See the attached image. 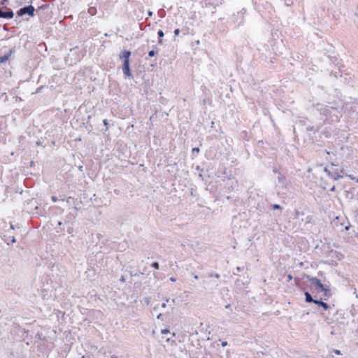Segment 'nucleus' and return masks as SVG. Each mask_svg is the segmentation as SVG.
I'll use <instances>...</instances> for the list:
<instances>
[{
    "label": "nucleus",
    "instance_id": "nucleus-18",
    "mask_svg": "<svg viewBox=\"0 0 358 358\" xmlns=\"http://www.w3.org/2000/svg\"><path fill=\"white\" fill-rule=\"evenodd\" d=\"M168 333H169V330H167V329H163V330L162 331V334H168Z\"/></svg>",
    "mask_w": 358,
    "mask_h": 358
},
{
    "label": "nucleus",
    "instance_id": "nucleus-27",
    "mask_svg": "<svg viewBox=\"0 0 358 358\" xmlns=\"http://www.w3.org/2000/svg\"><path fill=\"white\" fill-rule=\"evenodd\" d=\"M335 353L337 354V355H340L341 352H340V350H337L335 351Z\"/></svg>",
    "mask_w": 358,
    "mask_h": 358
},
{
    "label": "nucleus",
    "instance_id": "nucleus-41",
    "mask_svg": "<svg viewBox=\"0 0 358 358\" xmlns=\"http://www.w3.org/2000/svg\"><path fill=\"white\" fill-rule=\"evenodd\" d=\"M171 302H172L173 303H175V299H172V300H171Z\"/></svg>",
    "mask_w": 358,
    "mask_h": 358
},
{
    "label": "nucleus",
    "instance_id": "nucleus-35",
    "mask_svg": "<svg viewBox=\"0 0 358 358\" xmlns=\"http://www.w3.org/2000/svg\"><path fill=\"white\" fill-rule=\"evenodd\" d=\"M161 315H162V314H161V313H159V314L157 315V318H158V319H159V318H160V317H161Z\"/></svg>",
    "mask_w": 358,
    "mask_h": 358
},
{
    "label": "nucleus",
    "instance_id": "nucleus-29",
    "mask_svg": "<svg viewBox=\"0 0 358 358\" xmlns=\"http://www.w3.org/2000/svg\"><path fill=\"white\" fill-rule=\"evenodd\" d=\"M152 11H149V12H148V15H149V16H152Z\"/></svg>",
    "mask_w": 358,
    "mask_h": 358
},
{
    "label": "nucleus",
    "instance_id": "nucleus-23",
    "mask_svg": "<svg viewBox=\"0 0 358 358\" xmlns=\"http://www.w3.org/2000/svg\"><path fill=\"white\" fill-rule=\"evenodd\" d=\"M15 241H15V237H13H13H12V238H11V242H12L13 243H15Z\"/></svg>",
    "mask_w": 358,
    "mask_h": 358
},
{
    "label": "nucleus",
    "instance_id": "nucleus-19",
    "mask_svg": "<svg viewBox=\"0 0 358 358\" xmlns=\"http://www.w3.org/2000/svg\"><path fill=\"white\" fill-rule=\"evenodd\" d=\"M52 201L53 202H56V201H57V197H56V196H52Z\"/></svg>",
    "mask_w": 358,
    "mask_h": 358
},
{
    "label": "nucleus",
    "instance_id": "nucleus-13",
    "mask_svg": "<svg viewBox=\"0 0 358 358\" xmlns=\"http://www.w3.org/2000/svg\"><path fill=\"white\" fill-rule=\"evenodd\" d=\"M156 54V51L152 50H150L149 52H148V56L150 57H154Z\"/></svg>",
    "mask_w": 358,
    "mask_h": 358
},
{
    "label": "nucleus",
    "instance_id": "nucleus-12",
    "mask_svg": "<svg viewBox=\"0 0 358 358\" xmlns=\"http://www.w3.org/2000/svg\"><path fill=\"white\" fill-rule=\"evenodd\" d=\"M9 56L8 55H5L3 57H0V63H3L6 62L8 59Z\"/></svg>",
    "mask_w": 358,
    "mask_h": 358
},
{
    "label": "nucleus",
    "instance_id": "nucleus-38",
    "mask_svg": "<svg viewBox=\"0 0 358 358\" xmlns=\"http://www.w3.org/2000/svg\"><path fill=\"white\" fill-rule=\"evenodd\" d=\"M335 190V187H333L331 189V191H334Z\"/></svg>",
    "mask_w": 358,
    "mask_h": 358
},
{
    "label": "nucleus",
    "instance_id": "nucleus-31",
    "mask_svg": "<svg viewBox=\"0 0 358 358\" xmlns=\"http://www.w3.org/2000/svg\"><path fill=\"white\" fill-rule=\"evenodd\" d=\"M194 278V279H196V280H198V279H199V277H198V275H195Z\"/></svg>",
    "mask_w": 358,
    "mask_h": 358
},
{
    "label": "nucleus",
    "instance_id": "nucleus-25",
    "mask_svg": "<svg viewBox=\"0 0 358 358\" xmlns=\"http://www.w3.org/2000/svg\"><path fill=\"white\" fill-rule=\"evenodd\" d=\"M287 278L288 280H291L292 279V276L291 275H288Z\"/></svg>",
    "mask_w": 358,
    "mask_h": 358
},
{
    "label": "nucleus",
    "instance_id": "nucleus-21",
    "mask_svg": "<svg viewBox=\"0 0 358 358\" xmlns=\"http://www.w3.org/2000/svg\"><path fill=\"white\" fill-rule=\"evenodd\" d=\"M170 280L171 282H175L176 280V279L175 278H173V277H171V278H170Z\"/></svg>",
    "mask_w": 358,
    "mask_h": 358
},
{
    "label": "nucleus",
    "instance_id": "nucleus-36",
    "mask_svg": "<svg viewBox=\"0 0 358 358\" xmlns=\"http://www.w3.org/2000/svg\"><path fill=\"white\" fill-rule=\"evenodd\" d=\"M308 129L310 130V131H313V127L308 128Z\"/></svg>",
    "mask_w": 358,
    "mask_h": 358
},
{
    "label": "nucleus",
    "instance_id": "nucleus-14",
    "mask_svg": "<svg viewBox=\"0 0 358 358\" xmlns=\"http://www.w3.org/2000/svg\"><path fill=\"white\" fill-rule=\"evenodd\" d=\"M152 267L154 268L158 269L159 268V264L157 262H153L152 264Z\"/></svg>",
    "mask_w": 358,
    "mask_h": 358
},
{
    "label": "nucleus",
    "instance_id": "nucleus-22",
    "mask_svg": "<svg viewBox=\"0 0 358 358\" xmlns=\"http://www.w3.org/2000/svg\"><path fill=\"white\" fill-rule=\"evenodd\" d=\"M227 345V342H226V341H224V342L222 343V345L223 347L226 346Z\"/></svg>",
    "mask_w": 358,
    "mask_h": 358
},
{
    "label": "nucleus",
    "instance_id": "nucleus-5",
    "mask_svg": "<svg viewBox=\"0 0 358 358\" xmlns=\"http://www.w3.org/2000/svg\"><path fill=\"white\" fill-rule=\"evenodd\" d=\"M122 71L126 78L131 76V73L129 69V62L124 61L122 65Z\"/></svg>",
    "mask_w": 358,
    "mask_h": 358
},
{
    "label": "nucleus",
    "instance_id": "nucleus-17",
    "mask_svg": "<svg viewBox=\"0 0 358 358\" xmlns=\"http://www.w3.org/2000/svg\"><path fill=\"white\" fill-rule=\"evenodd\" d=\"M199 152V148H194L192 149V152L194 153V152Z\"/></svg>",
    "mask_w": 358,
    "mask_h": 358
},
{
    "label": "nucleus",
    "instance_id": "nucleus-15",
    "mask_svg": "<svg viewBox=\"0 0 358 358\" xmlns=\"http://www.w3.org/2000/svg\"><path fill=\"white\" fill-rule=\"evenodd\" d=\"M280 208H281V207L278 204H274L273 206V210H278V209H280Z\"/></svg>",
    "mask_w": 358,
    "mask_h": 358
},
{
    "label": "nucleus",
    "instance_id": "nucleus-26",
    "mask_svg": "<svg viewBox=\"0 0 358 358\" xmlns=\"http://www.w3.org/2000/svg\"><path fill=\"white\" fill-rule=\"evenodd\" d=\"M166 303H163L162 305V308H166Z\"/></svg>",
    "mask_w": 358,
    "mask_h": 358
},
{
    "label": "nucleus",
    "instance_id": "nucleus-40",
    "mask_svg": "<svg viewBox=\"0 0 358 358\" xmlns=\"http://www.w3.org/2000/svg\"><path fill=\"white\" fill-rule=\"evenodd\" d=\"M58 224H59V225H62V222H58Z\"/></svg>",
    "mask_w": 358,
    "mask_h": 358
},
{
    "label": "nucleus",
    "instance_id": "nucleus-2",
    "mask_svg": "<svg viewBox=\"0 0 358 358\" xmlns=\"http://www.w3.org/2000/svg\"><path fill=\"white\" fill-rule=\"evenodd\" d=\"M309 281L311 283V285L315 287L316 289H319L321 292H323L326 296H329L330 294L329 288L327 286L322 284L320 280H318L316 278H310L309 279Z\"/></svg>",
    "mask_w": 358,
    "mask_h": 358
},
{
    "label": "nucleus",
    "instance_id": "nucleus-3",
    "mask_svg": "<svg viewBox=\"0 0 358 358\" xmlns=\"http://www.w3.org/2000/svg\"><path fill=\"white\" fill-rule=\"evenodd\" d=\"M34 11H35L34 7L33 6L30 5V6H25V7L20 8L17 12V14L19 16H22L25 14H27L29 16H34Z\"/></svg>",
    "mask_w": 358,
    "mask_h": 358
},
{
    "label": "nucleus",
    "instance_id": "nucleus-34",
    "mask_svg": "<svg viewBox=\"0 0 358 358\" xmlns=\"http://www.w3.org/2000/svg\"><path fill=\"white\" fill-rule=\"evenodd\" d=\"M236 270H237V271H241V268L240 267H237Z\"/></svg>",
    "mask_w": 358,
    "mask_h": 358
},
{
    "label": "nucleus",
    "instance_id": "nucleus-42",
    "mask_svg": "<svg viewBox=\"0 0 358 358\" xmlns=\"http://www.w3.org/2000/svg\"><path fill=\"white\" fill-rule=\"evenodd\" d=\"M112 358H114V357H112Z\"/></svg>",
    "mask_w": 358,
    "mask_h": 358
},
{
    "label": "nucleus",
    "instance_id": "nucleus-6",
    "mask_svg": "<svg viewBox=\"0 0 358 358\" xmlns=\"http://www.w3.org/2000/svg\"><path fill=\"white\" fill-rule=\"evenodd\" d=\"M131 55V52L129 50H124L120 55V58L123 59L124 61L129 62V57Z\"/></svg>",
    "mask_w": 358,
    "mask_h": 358
},
{
    "label": "nucleus",
    "instance_id": "nucleus-33",
    "mask_svg": "<svg viewBox=\"0 0 358 358\" xmlns=\"http://www.w3.org/2000/svg\"><path fill=\"white\" fill-rule=\"evenodd\" d=\"M92 8H89V12H90V13H92V12H93V10H92Z\"/></svg>",
    "mask_w": 358,
    "mask_h": 358
},
{
    "label": "nucleus",
    "instance_id": "nucleus-7",
    "mask_svg": "<svg viewBox=\"0 0 358 358\" xmlns=\"http://www.w3.org/2000/svg\"><path fill=\"white\" fill-rule=\"evenodd\" d=\"M324 171L326 173H327V174L330 176H331L332 178H334V180H337L338 178H342V176L341 175H339L338 173L337 174H331V171L329 170H328L327 168L324 169Z\"/></svg>",
    "mask_w": 358,
    "mask_h": 358
},
{
    "label": "nucleus",
    "instance_id": "nucleus-28",
    "mask_svg": "<svg viewBox=\"0 0 358 358\" xmlns=\"http://www.w3.org/2000/svg\"><path fill=\"white\" fill-rule=\"evenodd\" d=\"M208 277H209V278L214 277V274H213V273H210V274L208 275Z\"/></svg>",
    "mask_w": 358,
    "mask_h": 358
},
{
    "label": "nucleus",
    "instance_id": "nucleus-16",
    "mask_svg": "<svg viewBox=\"0 0 358 358\" xmlns=\"http://www.w3.org/2000/svg\"><path fill=\"white\" fill-rule=\"evenodd\" d=\"M179 34H180V29H175V31H174L175 36H178L179 35Z\"/></svg>",
    "mask_w": 358,
    "mask_h": 358
},
{
    "label": "nucleus",
    "instance_id": "nucleus-11",
    "mask_svg": "<svg viewBox=\"0 0 358 358\" xmlns=\"http://www.w3.org/2000/svg\"><path fill=\"white\" fill-rule=\"evenodd\" d=\"M350 108L351 110L354 112L358 110V99L356 100V101L354 103V105L352 106Z\"/></svg>",
    "mask_w": 358,
    "mask_h": 358
},
{
    "label": "nucleus",
    "instance_id": "nucleus-20",
    "mask_svg": "<svg viewBox=\"0 0 358 358\" xmlns=\"http://www.w3.org/2000/svg\"><path fill=\"white\" fill-rule=\"evenodd\" d=\"M214 277L217 278V279H219L220 278V275L217 274V273H215V274H214Z\"/></svg>",
    "mask_w": 358,
    "mask_h": 358
},
{
    "label": "nucleus",
    "instance_id": "nucleus-4",
    "mask_svg": "<svg viewBox=\"0 0 358 358\" xmlns=\"http://www.w3.org/2000/svg\"><path fill=\"white\" fill-rule=\"evenodd\" d=\"M288 184H289V181L287 180L285 176H284L281 173H278V184H277L278 187L280 189H285L287 188Z\"/></svg>",
    "mask_w": 358,
    "mask_h": 358
},
{
    "label": "nucleus",
    "instance_id": "nucleus-30",
    "mask_svg": "<svg viewBox=\"0 0 358 358\" xmlns=\"http://www.w3.org/2000/svg\"><path fill=\"white\" fill-rule=\"evenodd\" d=\"M120 280L122 281V282H124V278L123 276L121 277Z\"/></svg>",
    "mask_w": 358,
    "mask_h": 358
},
{
    "label": "nucleus",
    "instance_id": "nucleus-24",
    "mask_svg": "<svg viewBox=\"0 0 358 358\" xmlns=\"http://www.w3.org/2000/svg\"><path fill=\"white\" fill-rule=\"evenodd\" d=\"M103 124H104V125H106V126H107V125H108V121H107V120H103Z\"/></svg>",
    "mask_w": 358,
    "mask_h": 358
},
{
    "label": "nucleus",
    "instance_id": "nucleus-9",
    "mask_svg": "<svg viewBox=\"0 0 358 358\" xmlns=\"http://www.w3.org/2000/svg\"><path fill=\"white\" fill-rule=\"evenodd\" d=\"M305 297H306V302H308V303L313 302V303H314V301H315V299H313L312 298L310 294L307 292H305Z\"/></svg>",
    "mask_w": 358,
    "mask_h": 358
},
{
    "label": "nucleus",
    "instance_id": "nucleus-37",
    "mask_svg": "<svg viewBox=\"0 0 358 358\" xmlns=\"http://www.w3.org/2000/svg\"><path fill=\"white\" fill-rule=\"evenodd\" d=\"M10 229H14V226L13 224H10Z\"/></svg>",
    "mask_w": 358,
    "mask_h": 358
},
{
    "label": "nucleus",
    "instance_id": "nucleus-39",
    "mask_svg": "<svg viewBox=\"0 0 358 358\" xmlns=\"http://www.w3.org/2000/svg\"><path fill=\"white\" fill-rule=\"evenodd\" d=\"M154 310H155V311H157V307H156V306H155V307L154 308Z\"/></svg>",
    "mask_w": 358,
    "mask_h": 358
},
{
    "label": "nucleus",
    "instance_id": "nucleus-10",
    "mask_svg": "<svg viewBox=\"0 0 358 358\" xmlns=\"http://www.w3.org/2000/svg\"><path fill=\"white\" fill-rule=\"evenodd\" d=\"M157 34L159 36V43L162 44V38L164 36V34L162 30H159L157 32Z\"/></svg>",
    "mask_w": 358,
    "mask_h": 358
},
{
    "label": "nucleus",
    "instance_id": "nucleus-1",
    "mask_svg": "<svg viewBox=\"0 0 358 358\" xmlns=\"http://www.w3.org/2000/svg\"><path fill=\"white\" fill-rule=\"evenodd\" d=\"M316 109L320 112V115L325 116V121L331 123L338 121L339 116L338 115V106L336 102L329 103L328 105L317 103Z\"/></svg>",
    "mask_w": 358,
    "mask_h": 358
},
{
    "label": "nucleus",
    "instance_id": "nucleus-8",
    "mask_svg": "<svg viewBox=\"0 0 358 358\" xmlns=\"http://www.w3.org/2000/svg\"><path fill=\"white\" fill-rule=\"evenodd\" d=\"M314 303L321 306L325 310L328 309L329 308V305L327 303H324L322 301L315 300L314 301Z\"/></svg>",
    "mask_w": 358,
    "mask_h": 358
},
{
    "label": "nucleus",
    "instance_id": "nucleus-43",
    "mask_svg": "<svg viewBox=\"0 0 358 358\" xmlns=\"http://www.w3.org/2000/svg\"><path fill=\"white\" fill-rule=\"evenodd\" d=\"M112 358H114V357H112Z\"/></svg>",
    "mask_w": 358,
    "mask_h": 358
},
{
    "label": "nucleus",
    "instance_id": "nucleus-32",
    "mask_svg": "<svg viewBox=\"0 0 358 358\" xmlns=\"http://www.w3.org/2000/svg\"><path fill=\"white\" fill-rule=\"evenodd\" d=\"M92 8H89V12H90V13H92V12H93V10H92Z\"/></svg>",
    "mask_w": 358,
    "mask_h": 358
},
{
    "label": "nucleus",
    "instance_id": "nucleus-44",
    "mask_svg": "<svg viewBox=\"0 0 358 358\" xmlns=\"http://www.w3.org/2000/svg\"><path fill=\"white\" fill-rule=\"evenodd\" d=\"M112 358H114V357H112Z\"/></svg>",
    "mask_w": 358,
    "mask_h": 358
}]
</instances>
